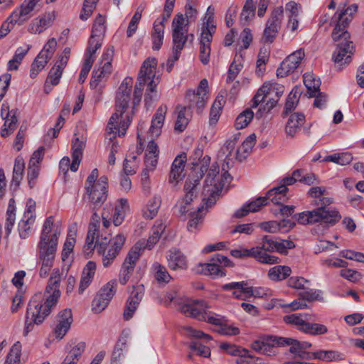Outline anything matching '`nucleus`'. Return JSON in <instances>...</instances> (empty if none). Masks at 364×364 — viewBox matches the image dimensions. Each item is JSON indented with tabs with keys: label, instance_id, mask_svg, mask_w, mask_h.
I'll list each match as a JSON object with an SVG mask.
<instances>
[{
	"label": "nucleus",
	"instance_id": "2",
	"mask_svg": "<svg viewBox=\"0 0 364 364\" xmlns=\"http://www.w3.org/2000/svg\"><path fill=\"white\" fill-rule=\"evenodd\" d=\"M357 9L355 4H352L342 9L336 17V24L331 33L333 41L338 43L332 59L339 70L341 69L342 65L348 64L350 62L351 56L355 52V46L350 40V34L348 32L347 28Z\"/></svg>",
	"mask_w": 364,
	"mask_h": 364
},
{
	"label": "nucleus",
	"instance_id": "16",
	"mask_svg": "<svg viewBox=\"0 0 364 364\" xmlns=\"http://www.w3.org/2000/svg\"><path fill=\"white\" fill-rule=\"evenodd\" d=\"M304 55L303 49H299L288 55L277 69V75L284 77L293 73L297 68Z\"/></svg>",
	"mask_w": 364,
	"mask_h": 364
},
{
	"label": "nucleus",
	"instance_id": "9",
	"mask_svg": "<svg viewBox=\"0 0 364 364\" xmlns=\"http://www.w3.org/2000/svg\"><path fill=\"white\" fill-rule=\"evenodd\" d=\"M208 174L205 180V184L203 190V200H206L207 208L211 207L216 202V198L221 192L223 184L222 182L216 183L215 177L219 173L218 165L213 164L209 170H207Z\"/></svg>",
	"mask_w": 364,
	"mask_h": 364
},
{
	"label": "nucleus",
	"instance_id": "61",
	"mask_svg": "<svg viewBox=\"0 0 364 364\" xmlns=\"http://www.w3.org/2000/svg\"><path fill=\"white\" fill-rule=\"evenodd\" d=\"M57 41L55 38H52L48 40V41L46 43L43 48L38 54L42 55V56L46 57V58L50 60L55 51Z\"/></svg>",
	"mask_w": 364,
	"mask_h": 364
},
{
	"label": "nucleus",
	"instance_id": "6",
	"mask_svg": "<svg viewBox=\"0 0 364 364\" xmlns=\"http://www.w3.org/2000/svg\"><path fill=\"white\" fill-rule=\"evenodd\" d=\"M98 170L94 168L85 181L86 193L90 202L96 206L101 205L107 197V181L105 176H101L98 180Z\"/></svg>",
	"mask_w": 364,
	"mask_h": 364
},
{
	"label": "nucleus",
	"instance_id": "30",
	"mask_svg": "<svg viewBox=\"0 0 364 364\" xmlns=\"http://www.w3.org/2000/svg\"><path fill=\"white\" fill-rule=\"evenodd\" d=\"M288 188L285 186H279L269 190L267 193V200H269L274 204H281L287 200L285 193Z\"/></svg>",
	"mask_w": 364,
	"mask_h": 364
},
{
	"label": "nucleus",
	"instance_id": "41",
	"mask_svg": "<svg viewBox=\"0 0 364 364\" xmlns=\"http://www.w3.org/2000/svg\"><path fill=\"white\" fill-rule=\"evenodd\" d=\"M314 359H318L324 362H331L336 360H341L343 359V355L335 350H318L313 352Z\"/></svg>",
	"mask_w": 364,
	"mask_h": 364
},
{
	"label": "nucleus",
	"instance_id": "14",
	"mask_svg": "<svg viewBox=\"0 0 364 364\" xmlns=\"http://www.w3.org/2000/svg\"><path fill=\"white\" fill-rule=\"evenodd\" d=\"M203 154V149L198 146L189 158L193 169V173L190 176L196 178L199 177V179L203 176L205 172H207L210 163V157L208 155L202 157Z\"/></svg>",
	"mask_w": 364,
	"mask_h": 364
},
{
	"label": "nucleus",
	"instance_id": "20",
	"mask_svg": "<svg viewBox=\"0 0 364 364\" xmlns=\"http://www.w3.org/2000/svg\"><path fill=\"white\" fill-rule=\"evenodd\" d=\"M166 112L167 107L166 105H161L157 109L149 130L151 138L158 137L161 134Z\"/></svg>",
	"mask_w": 364,
	"mask_h": 364
},
{
	"label": "nucleus",
	"instance_id": "26",
	"mask_svg": "<svg viewBox=\"0 0 364 364\" xmlns=\"http://www.w3.org/2000/svg\"><path fill=\"white\" fill-rule=\"evenodd\" d=\"M199 177L196 178L195 176H189L186 181L184 186V191L186 192L185 197L181 201L186 205H188L193 200V198L197 196V186L200 182Z\"/></svg>",
	"mask_w": 364,
	"mask_h": 364
},
{
	"label": "nucleus",
	"instance_id": "47",
	"mask_svg": "<svg viewBox=\"0 0 364 364\" xmlns=\"http://www.w3.org/2000/svg\"><path fill=\"white\" fill-rule=\"evenodd\" d=\"M21 344L20 342H16L11 348L4 364H21Z\"/></svg>",
	"mask_w": 364,
	"mask_h": 364
},
{
	"label": "nucleus",
	"instance_id": "15",
	"mask_svg": "<svg viewBox=\"0 0 364 364\" xmlns=\"http://www.w3.org/2000/svg\"><path fill=\"white\" fill-rule=\"evenodd\" d=\"M331 213L332 215L326 218V215H323L326 213L322 209H314L311 211H304L296 214L294 215V218L299 224L309 225L318 222L335 220V219L331 218L336 219L338 216L334 212Z\"/></svg>",
	"mask_w": 364,
	"mask_h": 364
},
{
	"label": "nucleus",
	"instance_id": "62",
	"mask_svg": "<svg viewBox=\"0 0 364 364\" xmlns=\"http://www.w3.org/2000/svg\"><path fill=\"white\" fill-rule=\"evenodd\" d=\"M106 297L98 294L92 301V310L96 313L102 311L109 303Z\"/></svg>",
	"mask_w": 364,
	"mask_h": 364
},
{
	"label": "nucleus",
	"instance_id": "22",
	"mask_svg": "<svg viewBox=\"0 0 364 364\" xmlns=\"http://www.w3.org/2000/svg\"><path fill=\"white\" fill-rule=\"evenodd\" d=\"M187 161L186 154L183 152L181 154L178 155L171 168L170 176H169V182L170 183H177L178 181L181 180L183 175V172L185 167V163Z\"/></svg>",
	"mask_w": 364,
	"mask_h": 364
},
{
	"label": "nucleus",
	"instance_id": "40",
	"mask_svg": "<svg viewBox=\"0 0 364 364\" xmlns=\"http://www.w3.org/2000/svg\"><path fill=\"white\" fill-rule=\"evenodd\" d=\"M311 318L307 314H293L284 316V321L289 324L296 326L297 329L302 332L307 321Z\"/></svg>",
	"mask_w": 364,
	"mask_h": 364
},
{
	"label": "nucleus",
	"instance_id": "58",
	"mask_svg": "<svg viewBox=\"0 0 364 364\" xmlns=\"http://www.w3.org/2000/svg\"><path fill=\"white\" fill-rule=\"evenodd\" d=\"M35 221L34 218H26L23 216L21 221L18 223V231L21 238H26L28 235V232Z\"/></svg>",
	"mask_w": 364,
	"mask_h": 364
},
{
	"label": "nucleus",
	"instance_id": "43",
	"mask_svg": "<svg viewBox=\"0 0 364 364\" xmlns=\"http://www.w3.org/2000/svg\"><path fill=\"white\" fill-rule=\"evenodd\" d=\"M225 100L223 95L218 96L214 101L210 112V124H215L220 115V111Z\"/></svg>",
	"mask_w": 364,
	"mask_h": 364
},
{
	"label": "nucleus",
	"instance_id": "44",
	"mask_svg": "<svg viewBox=\"0 0 364 364\" xmlns=\"http://www.w3.org/2000/svg\"><path fill=\"white\" fill-rule=\"evenodd\" d=\"M255 4L252 0H246L240 14V22L243 25H246L255 16Z\"/></svg>",
	"mask_w": 364,
	"mask_h": 364
},
{
	"label": "nucleus",
	"instance_id": "33",
	"mask_svg": "<svg viewBox=\"0 0 364 364\" xmlns=\"http://www.w3.org/2000/svg\"><path fill=\"white\" fill-rule=\"evenodd\" d=\"M304 83L307 88V95L309 97L316 95L320 91L321 82L313 74L305 73L304 75Z\"/></svg>",
	"mask_w": 364,
	"mask_h": 364
},
{
	"label": "nucleus",
	"instance_id": "42",
	"mask_svg": "<svg viewBox=\"0 0 364 364\" xmlns=\"http://www.w3.org/2000/svg\"><path fill=\"white\" fill-rule=\"evenodd\" d=\"M161 203L159 196H154L148 203L147 206L143 211V216L146 219L151 220L158 213Z\"/></svg>",
	"mask_w": 364,
	"mask_h": 364
},
{
	"label": "nucleus",
	"instance_id": "31",
	"mask_svg": "<svg viewBox=\"0 0 364 364\" xmlns=\"http://www.w3.org/2000/svg\"><path fill=\"white\" fill-rule=\"evenodd\" d=\"M333 202V200L332 198H329V197H326L325 196H323L320 199H319V202H317L316 201V205H318L319 207L317 208V209H322L323 210V212H325L326 213V218H328L329 215H332L331 212H334L337 216H338V218H334L335 220H331V221H323V223H328L330 225H335L336 223H338L340 219L341 218V215L339 214L338 211H337L336 210H334V209H330V208H326V207L328 205H329L330 204H331ZM325 215V214H323Z\"/></svg>",
	"mask_w": 364,
	"mask_h": 364
},
{
	"label": "nucleus",
	"instance_id": "18",
	"mask_svg": "<svg viewBox=\"0 0 364 364\" xmlns=\"http://www.w3.org/2000/svg\"><path fill=\"white\" fill-rule=\"evenodd\" d=\"M55 16L54 12H47L36 18L28 26V31L32 34H40L51 26Z\"/></svg>",
	"mask_w": 364,
	"mask_h": 364
},
{
	"label": "nucleus",
	"instance_id": "55",
	"mask_svg": "<svg viewBox=\"0 0 364 364\" xmlns=\"http://www.w3.org/2000/svg\"><path fill=\"white\" fill-rule=\"evenodd\" d=\"M144 9L142 7H138L132 18L128 28L127 30V36L128 38L132 37L137 30L138 24L141 18L142 12Z\"/></svg>",
	"mask_w": 364,
	"mask_h": 364
},
{
	"label": "nucleus",
	"instance_id": "35",
	"mask_svg": "<svg viewBox=\"0 0 364 364\" xmlns=\"http://www.w3.org/2000/svg\"><path fill=\"white\" fill-rule=\"evenodd\" d=\"M152 269L155 280L161 285L168 284L172 279L166 268L158 262L153 264Z\"/></svg>",
	"mask_w": 364,
	"mask_h": 364
},
{
	"label": "nucleus",
	"instance_id": "57",
	"mask_svg": "<svg viewBox=\"0 0 364 364\" xmlns=\"http://www.w3.org/2000/svg\"><path fill=\"white\" fill-rule=\"evenodd\" d=\"M125 343H117L112 353L111 364H120L121 360L124 357V353L127 350Z\"/></svg>",
	"mask_w": 364,
	"mask_h": 364
},
{
	"label": "nucleus",
	"instance_id": "64",
	"mask_svg": "<svg viewBox=\"0 0 364 364\" xmlns=\"http://www.w3.org/2000/svg\"><path fill=\"white\" fill-rule=\"evenodd\" d=\"M62 69L54 65L50 70L46 79V83H50L51 85H56L59 83L60 79L63 73Z\"/></svg>",
	"mask_w": 364,
	"mask_h": 364
},
{
	"label": "nucleus",
	"instance_id": "60",
	"mask_svg": "<svg viewBox=\"0 0 364 364\" xmlns=\"http://www.w3.org/2000/svg\"><path fill=\"white\" fill-rule=\"evenodd\" d=\"M236 146L235 140H228L225 142L223 151L224 154H226L225 161L227 164L229 161H232L233 159H236V152L233 153Z\"/></svg>",
	"mask_w": 364,
	"mask_h": 364
},
{
	"label": "nucleus",
	"instance_id": "54",
	"mask_svg": "<svg viewBox=\"0 0 364 364\" xmlns=\"http://www.w3.org/2000/svg\"><path fill=\"white\" fill-rule=\"evenodd\" d=\"M279 341V343L281 344L282 346H289V352L295 356L299 353V351L302 350L301 341L294 339L291 338H284L282 337V338H277Z\"/></svg>",
	"mask_w": 364,
	"mask_h": 364
},
{
	"label": "nucleus",
	"instance_id": "1",
	"mask_svg": "<svg viewBox=\"0 0 364 364\" xmlns=\"http://www.w3.org/2000/svg\"><path fill=\"white\" fill-rule=\"evenodd\" d=\"M60 274L59 269H53L45 291L46 299L42 303L41 294L34 295L29 301L25 321V334L33 330V324L39 325L56 306L60 296Z\"/></svg>",
	"mask_w": 364,
	"mask_h": 364
},
{
	"label": "nucleus",
	"instance_id": "4",
	"mask_svg": "<svg viewBox=\"0 0 364 364\" xmlns=\"http://www.w3.org/2000/svg\"><path fill=\"white\" fill-rule=\"evenodd\" d=\"M60 233L58 226L54 225V218L48 217L44 222L38 245L39 258L41 261L39 272L41 277H46L53 265Z\"/></svg>",
	"mask_w": 364,
	"mask_h": 364
},
{
	"label": "nucleus",
	"instance_id": "7",
	"mask_svg": "<svg viewBox=\"0 0 364 364\" xmlns=\"http://www.w3.org/2000/svg\"><path fill=\"white\" fill-rule=\"evenodd\" d=\"M208 304L203 300H196L186 303L180 306V311L186 316L204 321L209 323L220 326L224 322V318L219 315L208 313Z\"/></svg>",
	"mask_w": 364,
	"mask_h": 364
},
{
	"label": "nucleus",
	"instance_id": "3",
	"mask_svg": "<svg viewBox=\"0 0 364 364\" xmlns=\"http://www.w3.org/2000/svg\"><path fill=\"white\" fill-rule=\"evenodd\" d=\"M132 85L133 79L127 77L118 88L115 98V112L110 117L107 127L109 134H113L110 139L115 138L117 132L119 133V136L124 135L130 125L132 117L127 114L123 119V114L129 107Z\"/></svg>",
	"mask_w": 364,
	"mask_h": 364
},
{
	"label": "nucleus",
	"instance_id": "34",
	"mask_svg": "<svg viewBox=\"0 0 364 364\" xmlns=\"http://www.w3.org/2000/svg\"><path fill=\"white\" fill-rule=\"evenodd\" d=\"M99 230L96 225H90L86 237L84 250L85 252L92 251L95 247H99L100 244L98 240Z\"/></svg>",
	"mask_w": 364,
	"mask_h": 364
},
{
	"label": "nucleus",
	"instance_id": "48",
	"mask_svg": "<svg viewBox=\"0 0 364 364\" xmlns=\"http://www.w3.org/2000/svg\"><path fill=\"white\" fill-rule=\"evenodd\" d=\"M24 168L25 162L23 157L17 156L15 159L12 179V183H15L16 186L20 184L21 181L23 179Z\"/></svg>",
	"mask_w": 364,
	"mask_h": 364
},
{
	"label": "nucleus",
	"instance_id": "19",
	"mask_svg": "<svg viewBox=\"0 0 364 364\" xmlns=\"http://www.w3.org/2000/svg\"><path fill=\"white\" fill-rule=\"evenodd\" d=\"M58 324L55 328L56 337L59 339L66 334L73 321L72 312L70 309H64L58 315Z\"/></svg>",
	"mask_w": 364,
	"mask_h": 364
},
{
	"label": "nucleus",
	"instance_id": "10",
	"mask_svg": "<svg viewBox=\"0 0 364 364\" xmlns=\"http://www.w3.org/2000/svg\"><path fill=\"white\" fill-rule=\"evenodd\" d=\"M206 22L202 28L199 47V58L204 65H207L209 63L211 50L210 43L213 40V35L216 31L213 14L206 16Z\"/></svg>",
	"mask_w": 364,
	"mask_h": 364
},
{
	"label": "nucleus",
	"instance_id": "52",
	"mask_svg": "<svg viewBox=\"0 0 364 364\" xmlns=\"http://www.w3.org/2000/svg\"><path fill=\"white\" fill-rule=\"evenodd\" d=\"M327 331L328 328L325 325L316 323H309V321H306L302 331L303 333L312 336L323 335L326 333Z\"/></svg>",
	"mask_w": 364,
	"mask_h": 364
},
{
	"label": "nucleus",
	"instance_id": "21",
	"mask_svg": "<svg viewBox=\"0 0 364 364\" xmlns=\"http://www.w3.org/2000/svg\"><path fill=\"white\" fill-rule=\"evenodd\" d=\"M36 3L33 0H29L27 3L25 1L20 8L16 9L10 15L11 21L16 23L22 25L30 18V14L33 10Z\"/></svg>",
	"mask_w": 364,
	"mask_h": 364
},
{
	"label": "nucleus",
	"instance_id": "23",
	"mask_svg": "<svg viewBox=\"0 0 364 364\" xmlns=\"http://www.w3.org/2000/svg\"><path fill=\"white\" fill-rule=\"evenodd\" d=\"M305 122V116L301 112L291 114L286 124L285 132L287 136L293 138Z\"/></svg>",
	"mask_w": 364,
	"mask_h": 364
},
{
	"label": "nucleus",
	"instance_id": "11",
	"mask_svg": "<svg viewBox=\"0 0 364 364\" xmlns=\"http://www.w3.org/2000/svg\"><path fill=\"white\" fill-rule=\"evenodd\" d=\"M126 237L123 234H118L109 240V245L100 243L97 247V251L102 253V264L105 267H107L112 264L115 258L122 250Z\"/></svg>",
	"mask_w": 364,
	"mask_h": 364
},
{
	"label": "nucleus",
	"instance_id": "8",
	"mask_svg": "<svg viewBox=\"0 0 364 364\" xmlns=\"http://www.w3.org/2000/svg\"><path fill=\"white\" fill-rule=\"evenodd\" d=\"M157 61L155 58H147L142 64L134 91L133 107L139 105L144 85L149 80L155 77Z\"/></svg>",
	"mask_w": 364,
	"mask_h": 364
},
{
	"label": "nucleus",
	"instance_id": "5",
	"mask_svg": "<svg viewBox=\"0 0 364 364\" xmlns=\"http://www.w3.org/2000/svg\"><path fill=\"white\" fill-rule=\"evenodd\" d=\"M172 38H173V55L167 60V71L172 70L173 64L180 57L181 52L183 49L185 43L191 37L193 39V35H187L186 25L185 24L184 16L181 14L175 16L172 21Z\"/></svg>",
	"mask_w": 364,
	"mask_h": 364
},
{
	"label": "nucleus",
	"instance_id": "39",
	"mask_svg": "<svg viewBox=\"0 0 364 364\" xmlns=\"http://www.w3.org/2000/svg\"><path fill=\"white\" fill-rule=\"evenodd\" d=\"M291 272L288 266L277 265L269 270L268 276L273 281H281L287 278Z\"/></svg>",
	"mask_w": 364,
	"mask_h": 364
},
{
	"label": "nucleus",
	"instance_id": "38",
	"mask_svg": "<svg viewBox=\"0 0 364 364\" xmlns=\"http://www.w3.org/2000/svg\"><path fill=\"white\" fill-rule=\"evenodd\" d=\"M200 269L198 272L205 275L211 276L213 277H223L225 275V272H223L221 267L215 263H205L200 264Z\"/></svg>",
	"mask_w": 364,
	"mask_h": 364
},
{
	"label": "nucleus",
	"instance_id": "24",
	"mask_svg": "<svg viewBox=\"0 0 364 364\" xmlns=\"http://www.w3.org/2000/svg\"><path fill=\"white\" fill-rule=\"evenodd\" d=\"M96 270V264L89 261L84 267L80 279L78 291L82 294L92 281Z\"/></svg>",
	"mask_w": 364,
	"mask_h": 364
},
{
	"label": "nucleus",
	"instance_id": "17",
	"mask_svg": "<svg viewBox=\"0 0 364 364\" xmlns=\"http://www.w3.org/2000/svg\"><path fill=\"white\" fill-rule=\"evenodd\" d=\"M144 289L143 285H138L133 287L130 296L127 299L124 312V318L125 320H129L132 318L134 313L144 296Z\"/></svg>",
	"mask_w": 364,
	"mask_h": 364
},
{
	"label": "nucleus",
	"instance_id": "63",
	"mask_svg": "<svg viewBox=\"0 0 364 364\" xmlns=\"http://www.w3.org/2000/svg\"><path fill=\"white\" fill-rule=\"evenodd\" d=\"M237 364H266L261 362L259 358H255L249 354V351L246 349V353H241L236 360Z\"/></svg>",
	"mask_w": 364,
	"mask_h": 364
},
{
	"label": "nucleus",
	"instance_id": "59",
	"mask_svg": "<svg viewBox=\"0 0 364 364\" xmlns=\"http://www.w3.org/2000/svg\"><path fill=\"white\" fill-rule=\"evenodd\" d=\"M298 101L299 97L297 95V92L292 90L289 93L284 106V109L282 114L284 117L287 116L296 108Z\"/></svg>",
	"mask_w": 364,
	"mask_h": 364
},
{
	"label": "nucleus",
	"instance_id": "28",
	"mask_svg": "<svg viewBox=\"0 0 364 364\" xmlns=\"http://www.w3.org/2000/svg\"><path fill=\"white\" fill-rule=\"evenodd\" d=\"M187 107L178 105L176 108L177 113V119L175 123L174 129L176 132H182L187 127L191 115L187 113Z\"/></svg>",
	"mask_w": 364,
	"mask_h": 364
},
{
	"label": "nucleus",
	"instance_id": "25",
	"mask_svg": "<svg viewBox=\"0 0 364 364\" xmlns=\"http://www.w3.org/2000/svg\"><path fill=\"white\" fill-rule=\"evenodd\" d=\"M85 147V142L82 139L80 140L79 137H75L72 141V156L73 161L70 166V170L73 172L77 171L79 165L81 161V158L82 156V150Z\"/></svg>",
	"mask_w": 364,
	"mask_h": 364
},
{
	"label": "nucleus",
	"instance_id": "12",
	"mask_svg": "<svg viewBox=\"0 0 364 364\" xmlns=\"http://www.w3.org/2000/svg\"><path fill=\"white\" fill-rule=\"evenodd\" d=\"M283 13L284 10L282 6L277 7L272 11L263 32L262 39L264 42H273L281 27Z\"/></svg>",
	"mask_w": 364,
	"mask_h": 364
},
{
	"label": "nucleus",
	"instance_id": "53",
	"mask_svg": "<svg viewBox=\"0 0 364 364\" xmlns=\"http://www.w3.org/2000/svg\"><path fill=\"white\" fill-rule=\"evenodd\" d=\"M254 117V113L250 109H246L240 114L235 119V126L237 129L246 127Z\"/></svg>",
	"mask_w": 364,
	"mask_h": 364
},
{
	"label": "nucleus",
	"instance_id": "36",
	"mask_svg": "<svg viewBox=\"0 0 364 364\" xmlns=\"http://www.w3.org/2000/svg\"><path fill=\"white\" fill-rule=\"evenodd\" d=\"M144 249V242H136L129 251L124 263L125 265L135 267L136 261L139 259L141 251Z\"/></svg>",
	"mask_w": 364,
	"mask_h": 364
},
{
	"label": "nucleus",
	"instance_id": "37",
	"mask_svg": "<svg viewBox=\"0 0 364 364\" xmlns=\"http://www.w3.org/2000/svg\"><path fill=\"white\" fill-rule=\"evenodd\" d=\"M85 343L84 342H79L75 345L61 364H77L80 357L85 350Z\"/></svg>",
	"mask_w": 364,
	"mask_h": 364
},
{
	"label": "nucleus",
	"instance_id": "49",
	"mask_svg": "<svg viewBox=\"0 0 364 364\" xmlns=\"http://www.w3.org/2000/svg\"><path fill=\"white\" fill-rule=\"evenodd\" d=\"M105 23V17L98 15L95 20L90 37L102 40L106 29Z\"/></svg>",
	"mask_w": 364,
	"mask_h": 364
},
{
	"label": "nucleus",
	"instance_id": "45",
	"mask_svg": "<svg viewBox=\"0 0 364 364\" xmlns=\"http://www.w3.org/2000/svg\"><path fill=\"white\" fill-rule=\"evenodd\" d=\"M30 46H26L25 48L20 47L17 48L13 58L8 63V69L9 70H17L18 65L21 64L22 60L28 52Z\"/></svg>",
	"mask_w": 364,
	"mask_h": 364
},
{
	"label": "nucleus",
	"instance_id": "29",
	"mask_svg": "<svg viewBox=\"0 0 364 364\" xmlns=\"http://www.w3.org/2000/svg\"><path fill=\"white\" fill-rule=\"evenodd\" d=\"M186 98L189 102V108L196 107L198 112H200L206 103L208 97L195 91L189 90Z\"/></svg>",
	"mask_w": 364,
	"mask_h": 364
},
{
	"label": "nucleus",
	"instance_id": "46",
	"mask_svg": "<svg viewBox=\"0 0 364 364\" xmlns=\"http://www.w3.org/2000/svg\"><path fill=\"white\" fill-rule=\"evenodd\" d=\"M252 250H253L254 252H252L251 257L255 258L261 263L269 264L279 263V258L276 256L270 255L266 253L264 251L263 252V250L256 247H252Z\"/></svg>",
	"mask_w": 364,
	"mask_h": 364
},
{
	"label": "nucleus",
	"instance_id": "50",
	"mask_svg": "<svg viewBox=\"0 0 364 364\" xmlns=\"http://www.w3.org/2000/svg\"><path fill=\"white\" fill-rule=\"evenodd\" d=\"M222 288L223 290L240 289V293L245 294L249 296H252L253 294H255L253 288L251 287H247V283L245 282H231L224 284Z\"/></svg>",
	"mask_w": 364,
	"mask_h": 364
},
{
	"label": "nucleus",
	"instance_id": "51",
	"mask_svg": "<svg viewBox=\"0 0 364 364\" xmlns=\"http://www.w3.org/2000/svg\"><path fill=\"white\" fill-rule=\"evenodd\" d=\"M49 59L42 55H38L31 64L30 76L31 78H35L40 71H41L48 63Z\"/></svg>",
	"mask_w": 364,
	"mask_h": 364
},
{
	"label": "nucleus",
	"instance_id": "27",
	"mask_svg": "<svg viewBox=\"0 0 364 364\" xmlns=\"http://www.w3.org/2000/svg\"><path fill=\"white\" fill-rule=\"evenodd\" d=\"M168 266L171 269H184L187 268V262L183 254L178 250H171L168 255Z\"/></svg>",
	"mask_w": 364,
	"mask_h": 364
},
{
	"label": "nucleus",
	"instance_id": "13",
	"mask_svg": "<svg viewBox=\"0 0 364 364\" xmlns=\"http://www.w3.org/2000/svg\"><path fill=\"white\" fill-rule=\"evenodd\" d=\"M284 91V87L277 83L265 82L257 90L252 99L253 108L257 107L262 102H264L267 98L274 97L277 100L280 98Z\"/></svg>",
	"mask_w": 364,
	"mask_h": 364
},
{
	"label": "nucleus",
	"instance_id": "32",
	"mask_svg": "<svg viewBox=\"0 0 364 364\" xmlns=\"http://www.w3.org/2000/svg\"><path fill=\"white\" fill-rule=\"evenodd\" d=\"M129 210L128 201L126 199L121 198L118 204L116 205L113 215V223L115 226L120 225L124 221L126 213Z\"/></svg>",
	"mask_w": 364,
	"mask_h": 364
},
{
	"label": "nucleus",
	"instance_id": "56",
	"mask_svg": "<svg viewBox=\"0 0 364 364\" xmlns=\"http://www.w3.org/2000/svg\"><path fill=\"white\" fill-rule=\"evenodd\" d=\"M295 247V244L291 240H282L277 238L274 240V251L282 254L287 255L288 250Z\"/></svg>",
	"mask_w": 364,
	"mask_h": 364
}]
</instances>
